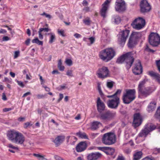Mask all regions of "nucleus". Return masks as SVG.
I'll list each match as a JSON object with an SVG mask.
<instances>
[{
    "label": "nucleus",
    "mask_w": 160,
    "mask_h": 160,
    "mask_svg": "<svg viewBox=\"0 0 160 160\" xmlns=\"http://www.w3.org/2000/svg\"><path fill=\"white\" fill-rule=\"evenodd\" d=\"M97 106L98 111L101 113L105 109V104L102 101L99 97L98 98L97 102Z\"/></svg>",
    "instance_id": "nucleus-20"
},
{
    "label": "nucleus",
    "mask_w": 160,
    "mask_h": 160,
    "mask_svg": "<svg viewBox=\"0 0 160 160\" xmlns=\"http://www.w3.org/2000/svg\"><path fill=\"white\" fill-rule=\"evenodd\" d=\"M83 10L86 12H88L90 11V8L88 7H85L83 9Z\"/></svg>",
    "instance_id": "nucleus-61"
},
{
    "label": "nucleus",
    "mask_w": 160,
    "mask_h": 160,
    "mask_svg": "<svg viewBox=\"0 0 160 160\" xmlns=\"http://www.w3.org/2000/svg\"><path fill=\"white\" fill-rule=\"evenodd\" d=\"M154 153L155 154H157L158 153H160V148H156L155 149Z\"/></svg>",
    "instance_id": "nucleus-63"
},
{
    "label": "nucleus",
    "mask_w": 160,
    "mask_h": 160,
    "mask_svg": "<svg viewBox=\"0 0 160 160\" xmlns=\"http://www.w3.org/2000/svg\"><path fill=\"white\" fill-rule=\"evenodd\" d=\"M114 83L115 82L112 81L107 82V86L109 88L111 89L112 88Z\"/></svg>",
    "instance_id": "nucleus-36"
},
{
    "label": "nucleus",
    "mask_w": 160,
    "mask_h": 160,
    "mask_svg": "<svg viewBox=\"0 0 160 160\" xmlns=\"http://www.w3.org/2000/svg\"><path fill=\"white\" fill-rule=\"evenodd\" d=\"M98 77L102 79H104L110 76L109 71L106 67L103 66L102 68H99L97 72Z\"/></svg>",
    "instance_id": "nucleus-10"
},
{
    "label": "nucleus",
    "mask_w": 160,
    "mask_h": 160,
    "mask_svg": "<svg viewBox=\"0 0 160 160\" xmlns=\"http://www.w3.org/2000/svg\"><path fill=\"white\" fill-rule=\"evenodd\" d=\"M145 129L149 133L157 128V126L152 123H148L144 126Z\"/></svg>",
    "instance_id": "nucleus-24"
},
{
    "label": "nucleus",
    "mask_w": 160,
    "mask_h": 160,
    "mask_svg": "<svg viewBox=\"0 0 160 160\" xmlns=\"http://www.w3.org/2000/svg\"><path fill=\"white\" fill-rule=\"evenodd\" d=\"M88 40L90 42V45L93 44L95 41V38L93 37H91L88 38Z\"/></svg>",
    "instance_id": "nucleus-49"
},
{
    "label": "nucleus",
    "mask_w": 160,
    "mask_h": 160,
    "mask_svg": "<svg viewBox=\"0 0 160 160\" xmlns=\"http://www.w3.org/2000/svg\"><path fill=\"white\" fill-rule=\"evenodd\" d=\"M146 24L145 20L142 17H138L135 19L132 23L131 26L137 30L143 28Z\"/></svg>",
    "instance_id": "nucleus-8"
},
{
    "label": "nucleus",
    "mask_w": 160,
    "mask_h": 160,
    "mask_svg": "<svg viewBox=\"0 0 160 160\" xmlns=\"http://www.w3.org/2000/svg\"><path fill=\"white\" fill-rule=\"evenodd\" d=\"M58 33L62 37H65V35L64 34V30L63 29H58Z\"/></svg>",
    "instance_id": "nucleus-42"
},
{
    "label": "nucleus",
    "mask_w": 160,
    "mask_h": 160,
    "mask_svg": "<svg viewBox=\"0 0 160 160\" xmlns=\"http://www.w3.org/2000/svg\"><path fill=\"white\" fill-rule=\"evenodd\" d=\"M156 103L155 101L152 102L148 104L147 108V111L150 112L154 111L156 107Z\"/></svg>",
    "instance_id": "nucleus-26"
},
{
    "label": "nucleus",
    "mask_w": 160,
    "mask_h": 160,
    "mask_svg": "<svg viewBox=\"0 0 160 160\" xmlns=\"http://www.w3.org/2000/svg\"><path fill=\"white\" fill-rule=\"evenodd\" d=\"M3 82H6L9 83H11V81L7 77H5L4 79L2 81Z\"/></svg>",
    "instance_id": "nucleus-58"
},
{
    "label": "nucleus",
    "mask_w": 160,
    "mask_h": 160,
    "mask_svg": "<svg viewBox=\"0 0 160 160\" xmlns=\"http://www.w3.org/2000/svg\"><path fill=\"white\" fill-rule=\"evenodd\" d=\"M148 41L152 47H158L160 45V36L157 33L151 32L148 37Z\"/></svg>",
    "instance_id": "nucleus-6"
},
{
    "label": "nucleus",
    "mask_w": 160,
    "mask_h": 160,
    "mask_svg": "<svg viewBox=\"0 0 160 160\" xmlns=\"http://www.w3.org/2000/svg\"><path fill=\"white\" fill-rule=\"evenodd\" d=\"M8 147L9 148H11L13 149H15L17 150L18 149V148L17 147H16L13 146L12 144H9L8 145Z\"/></svg>",
    "instance_id": "nucleus-52"
},
{
    "label": "nucleus",
    "mask_w": 160,
    "mask_h": 160,
    "mask_svg": "<svg viewBox=\"0 0 160 160\" xmlns=\"http://www.w3.org/2000/svg\"><path fill=\"white\" fill-rule=\"evenodd\" d=\"M98 90L99 93L100 95V96H103L104 94H103L102 92V90L101 89V88L100 87V84L99 83H98Z\"/></svg>",
    "instance_id": "nucleus-41"
},
{
    "label": "nucleus",
    "mask_w": 160,
    "mask_h": 160,
    "mask_svg": "<svg viewBox=\"0 0 160 160\" xmlns=\"http://www.w3.org/2000/svg\"><path fill=\"white\" fill-rule=\"evenodd\" d=\"M102 154L98 152H92L88 154L87 156L88 160H98L102 156Z\"/></svg>",
    "instance_id": "nucleus-18"
},
{
    "label": "nucleus",
    "mask_w": 160,
    "mask_h": 160,
    "mask_svg": "<svg viewBox=\"0 0 160 160\" xmlns=\"http://www.w3.org/2000/svg\"><path fill=\"white\" fill-rule=\"evenodd\" d=\"M30 125V123L29 122H27L24 124L23 127L24 128L26 129Z\"/></svg>",
    "instance_id": "nucleus-57"
},
{
    "label": "nucleus",
    "mask_w": 160,
    "mask_h": 160,
    "mask_svg": "<svg viewBox=\"0 0 160 160\" xmlns=\"http://www.w3.org/2000/svg\"><path fill=\"white\" fill-rule=\"evenodd\" d=\"M146 81L144 80L140 82L138 86V90L139 94L144 97H147L150 95L154 90L153 88L149 87H144Z\"/></svg>",
    "instance_id": "nucleus-3"
},
{
    "label": "nucleus",
    "mask_w": 160,
    "mask_h": 160,
    "mask_svg": "<svg viewBox=\"0 0 160 160\" xmlns=\"http://www.w3.org/2000/svg\"><path fill=\"white\" fill-rule=\"evenodd\" d=\"M144 48V50L148 52H152V53H153L155 51V50H154L150 48L148 44L146 45Z\"/></svg>",
    "instance_id": "nucleus-39"
},
{
    "label": "nucleus",
    "mask_w": 160,
    "mask_h": 160,
    "mask_svg": "<svg viewBox=\"0 0 160 160\" xmlns=\"http://www.w3.org/2000/svg\"><path fill=\"white\" fill-rule=\"evenodd\" d=\"M100 113V119L106 121H111L113 119L116 115L115 112H112L109 110Z\"/></svg>",
    "instance_id": "nucleus-11"
},
{
    "label": "nucleus",
    "mask_w": 160,
    "mask_h": 160,
    "mask_svg": "<svg viewBox=\"0 0 160 160\" xmlns=\"http://www.w3.org/2000/svg\"><path fill=\"white\" fill-rule=\"evenodd\" d=\"M37 97L38 99H40L44 98L45 96L43 95L38 94L37 95Z\"/></svg>",
    "instance_id": "nucleus-62"
},
{
    "label": "nucleus",
    "mask_w": 160,
    "mask_h": 160,
    "mask_svg": "<svg viewBox=\"0 0 160 160\" xmlns=\"http://www.w3.org/2000/svg\"><path fill=\"white\" fill-rule=\"evenodd\" d=\"M155 118L160 120V107L158 108L155 115Z\"/></svg>",
    "instance_id": "nucleus-38"
},
{
    "label": "nucleus",
    "mask_w": 160,
    "mask_h": 160,
    "mask_svg": "<svg viewBox=\"0 0 160 160\" xmlns=\"http://www.w3.org/2000/svg\"><path fill=\"white\" fill-rule=\"evenodd\" d=\"M129 32V30L126 29L120 32L118 34V43L121 46H123L125 44Z\"/></svg>",
    "instance_id": "nucleus-7"
},
{
    "label": "nucleus",
    "mask_w": 160,
    "mask_h": 160,
    "mask_svg": "<svg viewBox=\"0 0 160 160\" xmlns=\"http://www.w3.org/2000/svg\"><path fill=\"white\" fill-rule=\"evenodd\" d=\"M132 71L133 73L136 75H140L142 73V67L140 60H138V62L135 64L134 68Z\"/></svg>",
    "instance_id": "nucleus-15"
},
{
    "label": "nucleus",
    "mask_w": 160,
    "mask_h": 160,
    "mask_svg": "<svg viewBox=\"0 0 160 160\" xmlns=\"http://www.w3.org/2000/svg\"><path fill=\"white\" fill-rule=\"evenodd\" d=\"M66 75L71 77H72L73 76L72 74V71L71 70H68L67 72Z\"/></svg>",
    "instance_id": "nucleus-47"
},
{
    "label": "nucleus",
    "mask_w": 160,
    "mask_h": 160,
    "mask_svg": "<svg viewBox=\"0 0 160 160\" xmlns=\"http://www.w3.org/2000/svg\"><path fill=\"white\" fill-rule=\"evenodd\" d=\"M77 135L82 138L88 139V136L85 132H78L77 133Z\"/></svg>",
    "instance_id": "nucleus-33"
},
{
    "label": "nucleus",
    "mask_w": 160,
    "mask_h": 160,
    "mask_svg": "<svg viewBox=\"0 0 160 160\" xmlns=\"http://www.w3.org/2000/svg\"><path fill=\"white\" fill-rule=\"evenodd\" d=\"M120 103V99L118 97H116L115 98L108 100L107 104L108 108L112 109H116Z\"/></svg>",
    "instance_id": "nucleus-12"
},
{
    "label": "nucleus",
    "mask_w": 160,
    "mask_h": 160,
    "mask_svg": "<svg viewBox=\"0 0 160 160\" xmlns=\"http://www.w3.org/2000/svg\"><path fill=\"white\" fill-rule=\"evenodd\" d=\"M40 15L42 16H45L46 18L49 19L51 18V16L50 15L47 14L44 12L40 14Z\"/></svg>",
    "instance_id": "nucleus-48"
},
{
    "label": "nucleus",
    "mask_w": 160,
    "mask_h": 160,
    "mask_svg": "<svg viewBox=\"0 0 160 160\" xmlns=\"http://www.w3.org/2000/svg\"><path fill=\"white\" fill-rule=\"evenodd\" d=\"M42 32L39 30L38 31L39 38L40 39L42 40L43 39V35L42 34Z\"/></svg>",
    "instance_id": "nucleus-53"
},
{
    "label": "nucleus",
    "mask_w": 160,
    "mask_h": 160,
    "mask_svg": "<svg viewBox=\"0 0 160 160\" xmlns=\"http://www.w3.org/2000/svg\"><path fill=\"white\" fill-rule=\"evenodd\" d=\"M113 18L116 23L118 24L120 22L121 18L119 16L116 15L113 17Z\"/></svg>",
    "instance_id": "nucleus-37"
},
{
    "label": "nucleus",
    "mask_w": 160,
    "mask_h": 160,
    "mask_svg": "<svg viewBox=\"0 0 160 160\" xmlns=\"http://www.w3.org/2000/svg\"><path fill=\"white\" fill-rule=\"evenodd\" d=\"M142 32H133L130 36H132V38L134 39H135L136 40L138 41V40L141 38L142 34Z\"/></svg>",
    "instance_id": "nucleus-27"
},
{
    "label": "nucleus",
    "mask_w": 160,
    "mask_h": 160,
    "mask_svg": "<svg viewBox=\"0 0 160 160\" xmlns=\"http://www.w3.org/2000/svg\"><path fill=\"white\" fill-rule=\"evenodd\" d=\"M82 3L83 6H87L88 4V2L86 0H84Z\"/></svg>",
    "instance_id": "nucleus-60"
},
{
    "label": "nucleus",
    "mask_w": 160,
    "mask_h": 160,
    "mask_svg": "<svg viewBox=\"0 0 160 160\" xmlns=\"http://www.w3.org/2000/svg\"><path fill=\"white\" fill-rule=\"evenodd\" d=\"M155 62L158 70L160 73V60H156Z\"/></svg>",
    "instance_id": "nucleus-43"
},
{
    "label": "nucleus",
    "mask_w": 160,
    "mask_h": 160,
    "mask_svg": "<svg viewBox=\"0 0 160 160\" xmlns=\"http://www.w3.org/2000/svg\"><path fill=\"white\" fill-rule=\"evenodd\" d=\"M19 54L20 52L19 51H15L14 53V58H16L18 57L19 56Z\"/></svg>",
    "instance_id": "nucleus-51"
},
{
    "label": "nucleus",
    "mask_w": 160,
    "mask_h": 160,
    "mask_svg": "<svg viewBox=\"0 0 160 160\" xmlns=\"http://www.w3.org/2000/svg\"><path fill=\"white\" fill-rule=\"evenodd\" d=\"M84 23L86 25H89L90 24L91 21L89 18H88L87 19H84L83 20Z\"/></svg>",
    "instance_id": "nucleus-45"
},
{
    "label": "nucleus",
    "mask_w": 160,
    "mask_h": 160,
    "mask_svg": "<svg viewBox=\"0 0 160 160\" xmlns=\"http://www.w3.org/2000/svg\"><path fill=\"white\" fill-rule=\"evenodd\" d=\"M122 92V90L121 89H118L116 92L113 94L111 95H108L107 97L109 98H115L116 97H118L120 95Z\"/></svg>",
    "instance_id": "nucleus-31"
},
{
    "label": "nucleus",
    "mask_w": 160,
    "mask_h": 160,
    "mask_svg": "<svg viewBox=\"0 0 160 160\" xmlns=\"http://www.w3.org/2000/svg\"><path fill=\"white\" fill-rule=\"evenodd\" d=\"M65 139V136L64 135H58L54 139L52 138V141L55 145L56 147L59 146L63 142Z\"/></svg>",
    "instance_id": "nucleus-17"
},
{
    "label": "nucleus",
    "mask_w": 160,
    "mask_h": 160,
    "mask_svg": "<svg viewBox=\"0 0 160 160\" xmlns=\"http://www.w3.org/2000/svg\"><path fill=\"white\" fill-rule=\"evenodd\" d=\"M98 149L99 150L102 151L107 154L112 156L113 158H115V156L114 155L115 153V149L113 148L109 147H99Z\"/></svg>",
    "instance_id": "nucleus-16"
},
{
    "label": "nucleus",
    "mask_w": 160,
    "mask_h": 160,
    "mask_svg": "<svg viewBox=\"0 0 160 160\" xmlns=\"http://www.w3.org/2000/svg\"><path fill=\"white\" fill-rule=\"evenodd\" d=\"M70 138H71L70 139L71 140H75V141H76L77 140V138L74 136H72L71 137L70 136H68L66 138L67 142V143H68L69 142V140Z\"/></svg>",
    "instance_id": "nucleus-46"
},
{
    "label": "nucleus",
    "mask_w": 160,
    "mask_h": 160,
    "mask_svg": "<svg viewBox=\"0 0 160 160\" xmlns=\"http://www.w3.org/2000/svg\"><path fill=\"white\" fill-rule=\"evenodd\" d=\"M136 91L134 89H126V93H124L122 96L123 102L125 104H129L135 98Z\"/></svg>",
    "instance_id": "nucleus-4"
},
{
    "label": "nucleus",
    "mask_w": 160,
    "mask_h": 160,
    "mask_svg": "<svg viewBox=\"0 0 160 160\" xmlns=\"http://www.w3.org/2000/svg\"><path fill=\"white\" fill-rule=\"evenodd\" d=\"M25 117H19L18 118V120L19 122H22L25 121Z\"/></svg>",
    "instance_id": "nucleus-59"
},
{
    "label": "nucleus",
    "mask_w": 160,
    "mask_h": 160,
    "mask_svg": "<svg viewBox=\"0 0 160 160\" xmlns=\"http://www.w3.org/2000/svg\"><path fill=\"white\" fill-rule=\"evenodd\" d=\"M25 141V137L23 134L19 132L17 136L15 138L13 142L20 145L23 144Z\"/></svg>",
    "instance_id": "nucleus-19"
},
{
    "label": "nucleus",
    "mask_w": 160,
    "mask_h": 160,
    "mask_svg": "<svg viewBox=\"0 0 160 160\" xmlns=\"http://www.w3.org/2000/svg\"><path fill=\"white\" fill-rule=\"evenodd\" d=\"M142 121V117L139 113H136L134 114L132 125L135 128L140 125Z\"/></svg>",
    "instance_id": "nucleus-13"
},
{
    "label": "nucleus",
    "mask_w": 160,
    "mask_h": 160,
    "mask_svg": "<svg viewBox=\"0 0 160 160\" xmlns=\"http://www.w3.org/2000/svg\"><path fill=\"white\" fill-rule=\"evenodd\" d=\"M87 147V144L85 142H79L76 148V151L78 152H82L85 150Z\"/></svg>",
    "instance_id": "nucleus-22"
},
{
    "label": "nucleus",
    "mask_w": 160,
    "mask_h": 160,
    "mask_svg": "<svg viewBox=\"0 0 160 160\" xmlns=\"http://www.w3.org/2000/svg\"><path fill=\"white\" fill-rule=\"evenodd\" d=\"M54 157L55 159L57 160H62V158L61 157L58 155L54 156Z\"/></svg>",
    "instance_id": "nucleus-64"
},
{
    "label": "nucleus",
    "mask_w": 160,
    "mask_h": 160,
    "mask_svg": "<svg viewBox=\"0 0 160 160\" xmlns=\"http://www.w3.org/2000/svg\"><path fill=\"white\" fill-rule=\"evenodd\" d=\"M9 40H10V38L7 36L3 37L2 38V40L3 41H6Z\"/></svg>",
    "instance_id": "nucleus-55"
},
{
    "label": "nucleus",
    "mask_w": 160,
    "mask_h": 160,
    "mask_svg": "<svg viewBox=\"0 0 160 160\" xmlns=\"http://www.w3.org/2000/svg\"><path fill=\"white\" fill-rule=\"evenodd\" d=\"M148 74L158 82L160 83V75L159 73L152 71H148Z\"/></svg>",
    "instance_id": "nucleus-23"
},
{
    "label": "nucleus",
    "mask_w": 160,
    "mask_h": 160,
    "mask_svg": "<svg viewBox=\"0 0 160 160\" xmlns=\"http://www.w3.org/2000/svg\"><path fill=\"white\" fill-rule=\"evenodd\" d=\"M138 41L132 38V36H130L128 43V46L129 48H133L138 43Z\"/></svg>",
    "instance_id": "nucleus-25"
},
{
    "label": "nucleus",
    "mask_w": 160,
    "mask_h": 160,
    "mask_svg": "<svg viewBox=\"0 0 160 160\" xmlns=\"http://www.w3.org/2000/svg\"><path fill=\"white\" fill-rule=\"evenodd\" d=\"M48 34L50 35L49 42L50 43H52L54 42L55 39V36L54 34L52 33H48Z\"/></svg>",
    "instance_id": "nucleus-34"
},
{
    "label": "nucleus",
    "mask_w": 160,
    "mask_h": 160,
    "mask_svg": "<svg viewBox=\"0 0 160 160\" xmlns=\"http://www.w3.org/2000/svg\"><path fill=\"white\" fill-rule=\"evenodd\" d=\"M42 32L43 31H44V32H48L49 31H51V29H49L47 28H40L39 29Z\"/></svg>",
    "instance_id": "nucleus-44"
},
{
    "label": "nucleus",
    "mask_w": 160,
    "mask_h": 160,
    "mask_svg": "<svg viewBox=\"0 0 160 160\" xmlns=\"http://www.w3.org/2000/svg\"><path fill=\"white\" fill-rule=\"evenodd\" d=\"M116 138V135L113 133H107L103 135L102 142L106 145H111L115 142Z\"/></svg>",
    "instance_id": "nucleus-5"
},
{
    "label": "nucleus",
    "mask_w": 160,
    "mask_h": 160,
    "mask_svg": "<svg viewBox=\"0 0 160 160\" xmlns=\"http://www.w3.org/2000/svg\"><path fill=\"white\" fill-rule=\"evenodd\" d=\"M110 2V1L109 0H106L103 4L102 5V6L108 7L107 5Z\"/></svg>",
    "instance_id": "nucleus-56"
},
{
    "label": "nucleus",
    "mask_w": 160,
    "mask_h": 160,
    "mask_svg": "<svg viewBox=\"0 0 160 160\" xmlns=\"http://www.w3.org/2000/svg\"><path fill=\"white\" fill-rule=\"evenodd\" d=\"M32 43H35L38 45H42L43 43V42L39 40L37 37H36L34 39H33L32 40Z\"/></svg>",
    "instance_id": "nucleus-35"
},
{
    "label": "nucleus",
    "mask_w": 160,
    "mask_h": 160,
    "mask_svg": "<svg viewBox=\"0 0 160 160\" xmlns=\"http://www.w3.org/2000/svg\"><path fill=\"white\" fill-rule=\"evenodd\" d=\"M131 150L130 148H127L124 150V152L127 154H129L131 152Z\"/></svg>",
    "instance_id": "nucleus-50"
},
{
    "label": "nucleus",
    "mask_w": 160,
    "mask_h": 160,
    "mask_svg": "<svg viewBox=\"0 0 160 160\" xmlns=\"http://www.w3.org/2000/svg\"><path fill=\"white\" fill-rule=\"evenodd\" d=\"M140 10L141 13H145L150 11L152 7L147 0H142L140 2Z\"/></svg>",
    "instance_id": "nucleus-9"
},
{
    "label": "nucleus",
    "mask_w": 160,
    "mask_h": 160,
    "mask_svg": "<svg viewBox=\"0 0 160 160\" xmlns=\"http://www.w3.org/2000/svg\"><path fill=\"white\" fill-rule=\"evenodd\" d=\"M116 52L112 48H106L99 52V57L103 61L107 62L111 60L115 55Z\"/></svg>",
    "instance_id": "nucleus-1"
},
{
    "label": "nucleus",
    "mask_w": 160,
    "mask_h": 160,
    "mask_svg": "<svg viewBox=\"0 0 160 160\" xmlns=\"http://www.w3.org/2000/svg\"><path fill=\"white\" fill-rule=\"evenodd\" d=\"M107 9L108 7L102 6L100 11L101 16L104 18L106 17V14Z\"/></svg>",
    "instance_id": "nucleus-32"
},
{
    "label": "nucleus",
    "mask_w": 160,
    "mask_h": 160,
    "mask_svg": "<svg viewBox=\"0 0 160 160\" xmlns=\"http://www.w3.org/2000/svg\"><path fill=\"white\" fill-rule=\"evenodd\" d=\"M18 132L14 130H10L7 132V136L9 140L13 142Z\"/></svg>",
    "instance_id": "nucleus-21"
},
{
    "label": "nucleus",
    "mask_w": 160,
    "mask_h": 160,
    "mask_svg": "<svg viewBox=\"0 0 160 160\" xmlns=\"http://www.w3.org/2000/svg\"><path fill=\"white\" fill-rule=\"evenodd\" d=\"M142 155L141 151H138L136 152L133 155V160H139L142 157Z\"/></svg>",
    "instance_id": "nucleus-30"
},
{
    "label": "nucleus",
    "mask_w": 160,
    "mask_h": 160,
    "mask_svg": "<svg viewBox=\"0 0 160 160\" xmlns=\"http://www.w3.org/2000/svg\"><path fill=\"white\" fill-rule=\"evenodd\" d=\"M134 59L131 53L128 52L122 55L118 58L116 62L118 63H122L124 62L126 63V67L127 69H129L132 65Z\"/></svg>",
    "instance_id": "nucleus-2"
},
{
    "label": "nucleus",
    "mask_w": 160,
    "mask_h": 160,
    "mask_svg": "<svg viewBox=\"0 0 160 160\" xmlns=\"http://www.w3.org/2000/svg\"><path fill=\"white\" fill-rule=\"evenodd\" d=\"M149 133L147 130L145 129V128L144 127V129H142L140 132L138 136L140 137H144L146 138Z\"/></svg>",
    "instance_id": "nucleus-29"
},
{
    "label": "nucleus",
    "mask_w": 160,
    "mask_h": 160,
    "mask_svg": "<svg viewBox=\"0 0 160 160\" xmlns=\"http://www.w3.org/2000/svg\"><path fill=\"white\" fill-rule=\"evenodd\" d=\"M115 8L117 11L119 12H123L126 9L125 2L123 0H117Z\"/></svg>",
    "instance_id": "nucleus-14"
},
{
    "label": "nucleus",
    "mask_w": 160,
    "mask_h": 160,
    "mask_svg": "<svg viewBox=\"0 0 160 160\" xmlns=\"http://www.w3.org/2000/svg\"><path fill=\"white\" fill-rule=\"evenodd\" d=\"M17 82L18 84L21 86L22 88H23L24 86V85L23 83L21 81H17Z\"/></svg>",
    "instance_id": "nucleus-54"
},
{
    "label": "nucleus",
    "mask_w": 160,
    "mask_h": 160,
    "mask_svg": "<svg viewBox=\"0 0 160 160\" xmlns=\"http://www.w3.org/2000/svg\"><path fill=\"white\" fill-rule=\"evenodd\" d=\"M65 63L68 66H70L72 64V62L71 59H67L65 61Z\"/></svg>",
    "instance_id": "nucleus-40"
},
{
    "label": "nucleus",
    "mask_w": 160,
    "mask_h": 160,
    "mask_svg": "<svg viewBox=\"0 0 160 160\" xmlns=\"http://www.w3.org/2000/svg\"><path fill=\"white\" fill-rule=\"evenodd\" d=\"M102 125V123L99 122L93 121L92 123L91 128L92 129L96 130L99 128L100 125Z\"/></svg>",
    "instance_id": "nucleus-28"
}]
</instances>
